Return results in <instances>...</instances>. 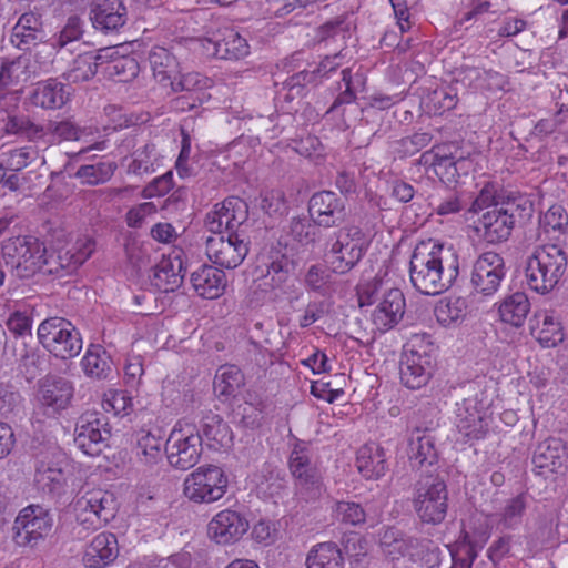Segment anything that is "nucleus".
I'll list each match as a JSON object with an SVG mask.
<instances>
[{
  "instance_id": "4c0bfd02",
  "label": "nucleus",
  "mask_w": 568,
  "mask_h": 568,
  "mask_svg": "<svg viewBox=\"0 0 568 568\" xmlns=\"http://www.w3.org/2000/svg\"><path fill=\"white\" fill-rule=\"evenodd\" d=\"M108 51L87 52L79 54L62 77L71 83H79L92 79L97 73H101V68L98 63L105 61Z\"/></svg>"
},
{
  "instance_id": "052dcab7",
  "label": "nucleus",
  "mask_w": 568,
  "mask_h": 568,
  "mask_svg": "<svg viewBox=\"0 0 568 568\" xmlns=\"http://www.w3.org/2000/svg\"><path fill=\"white\" fill-rule=\"evenodd\" d=\"M2 156L7 170L19 172L36 160L37 151L32 146H22L10 150Z\"/></svg>"
},
{
  "instance_id": "ea45409f",
  "label": "nucleus",
  "mask_w": 568,
  "mask_h": 568,
  "mask_svg": "<svg viewBox=\"0 0 568 568\" xmlns=\"http://www.w3.org/2000/svg\"><path fill=\"white\" fill-rule=\"evenodd\" d=\"M84 374L95 379H106L112 374V359L99 345H90L81 361Z\"/></svg>"
},
{
  "instance_id": "774afa93",
  "label": "nucleus",
  "mask_w": 568,
  "mask_h": 568,
  "mask_svg": "<svg viewBox=\"0 0 568 568\" xmlns=\"http://www.w3.org/2000/svg\"><path fill=\"white\" fill-rule=\"evenodd\" d=\"M156 206L153 202H143L131 207L125 216L126 224L130 227H141L146 219L155 214Z\"/></svg>"
},
{
  "instance_id": "6e6552de",
  "label": "nucleus",
  "mask_w": 568,
  "mask_h": 568,
  "mask_svg": "<svg viewBox=\"0 0 568 568\" xmlns=\"http://www.w3.org/2000/svg\"><path fill=\"white\" fill-rule=\"evenodd\" d=\"M165 454L169 464L180 470L195 466L202 454V436L195 426H182L179 422L165 442Z\"/></svg>"
},
{
  "instance_id": "4be33fe9",
  "label": "nucleus",
  "mask_w": 568,
  "mask_h": 568,
  "mask_svg": "<svg viewBox=\"0 0 568 568\" xmlns=\"http://www.w3.org/2000/svg\"><path fill=\"white\" fill-rule=\"evenodd\" d=\"M45 37L42 16L36 11L22 13L11 29L10 41L19 50L37 45Z\"/></svg>"
},
{
  "instance_id": "6e6d98bb",
  "label": "nucleus",
  "mask_w": 568,
  "mask_h": 568,
  "mask_svg": "<svg viewBox=\"0 0 568 568\" xmlns=\"http://www.w3.org/2000/svg\"><path fill=\"white\" fill-rule=\"evenodd\" d=\"M374 235L364 232L356 225H351L338 231L336 244L338 248H365L372 244Z\"/></svg>"
},
{
  "instance_id": "5701e85b",
  "label": "nucleus",
  "mask_w": 568,
  "mask_h": 568,
  "mask_svg": "<svg viewBox=\"0 0 568 568\" xmlns=\"http://www.w3.org/2000/svg\"><path fill=\"white\" fill-rule=\"evenodd\" d=\"M47 131L62 141H82L84 143H90L89 146L74 153V159L90 150L103 151L106 148L105 141H94L92 138L94 135L92 128L78 126L70 120L50 121L47 125Z\"/></svg>"
},
{
  "instance_id": "c03bdc74",
  "label": "nucleus",
  "mask_w": 568,
  "mask_h": 568,
  "mask_svg": "<svg viewBox=\"0 0 568 568\" xmlns=\"http://www.w3.org/2000/svg\"><path fill=\"white\" fill-rule=\"evenodd\" d=\"M513 202H516L514 196L499 193L495 184L486 183L473 201L468 213L479 214Z\"/></svg>"
},
{
  "instance_id": "7ed1b4c3",
  "label": "nucleus",
  "mask_w": 568,
  "mask_h": 568,
  "mask_svg": "<svg viewBox=\"0 0 568 568\" xmlns=\"http://www.w3.org/2000/svg\"><path fill=\"white\" fill-rule=\"evenodd\" d=\"M412 505L422 524H442L448 511L445 475L437 469L423 470L413 486Z\"/></svg>"
},
{
  "instance_id": "e2e57ef3",
  "label": "nucleus",
  "mask_w": 568,
  "mask_h": 568,
  "mask_svg": "<svg viewBox=\"0 0 568 568\" xmlns=\"http://www.w3.org/2000/svg\"><path fill=\"white\" fill-rule=\"evenodd\" d=\"M526 509V500L524 495H518L515 498L510 499L506 505L501 518L500 524L507 529H513L517 527L520 521L523 514Z\"/></svg>"
},
{
  "instance_id": "603ef678",
  "label": "nucleus",
  "mask_w": 568,
  "mask_h": 568,
  "mask_svg": "<svg viewBox=\"0 0 568 568\" xmlns=\"http://www.w3.org/2000/svg\"><path fill=\"white\" fill-rule=\"evenodd\" d=\"M6 131L11 134L24 136L29 141H38L45 135L47 129L34 123L29 116L13 115L9 116L6 123Z\"/></svg>"
},
{
  "instance_id": "864d4df0",
  "label": "nucleus",
  "mask_w": 568,
  "mask_h": 568,
  "mask_svg": "<svg viewBox=\"0 0 568 568\" xmlns=\"http://www.w3.org/2000/svg\"><path fill=\"white\" fill-rule=\"evenodd\" d=\"M13 356L21 372L32 378L36 377L41 358L34 348L28 346L23 341H16L13 343Z\"/></svg>"
},
{
  "instance_id": "72a5a7b5",
  "label": "nucleus",
  "mask_w": 568,
  "mask_h": 568,
  "mask_svg": "<svg viewBox=\"0 0 568 568\" xmlns=\"http://www.w3.org/2000/svg\"><path fill=\"white\" fill-rule=\"evenodd\" d=\"M40 67L29 64L27 58L19 57L16 60L3 62L0 69V88H7L21 82L28 81L31 77L40 75L48 72L49 60L40 62Z\"/></svg>"
},
{
  "instance_id": "a18cd8bd",
  "label": "nucleus",
  "mask_w": 568,
  "mask_h": 568,
  "mask_svg": "<svg viewBox=\"0 0 568 568\" xmlns=\"http://www.w3.org/2000/svg\"><path fill=\"white\" fill-rule=\"evenodd\" d=\"M379 546L393 558L404 556L412 547L414 539L395 527H385L379 534Z\"/></svg>"
},
{
  "instance_id": "9b49d317",
  "label": "nucleus",
  "mask_w": 568,
  "mask_h": 568,
  "mask_svg": "<svg viewBox=\"0 0 568 568\" xmlns=\"http://www.w3.org/2000/svg\"><path fill=\"white\" fill-rule=\"evenodd\" d=\"M52 526L53 517L49 509L40 505H30L23 508L14 520L13 539L18 546L33 547L49 535Z\"/></svg>"
},
{
  "instance_id": "8fccbe9b",
  "label": "nucleus",
  "mask_w": 568,
  "mask_h": 568,
  "mask_svg": "<svg viewBox=\"0 0 568 568\" xmlns=\"http://www.w3.org/2000/svg\"><path fill=\"white\" fill-rule=\"evenodd\" d=\"M506 275V271L489 273L487 271L475 270L471 271L470 284L475 294H480L485 297L494 295Z\"/></svg>"
},
{
  "instance_id": "09e8293b",
  "label": "nucleus",
  "mask_w": 568,
  "mask_h": 568,
  "mask_svg": "<svg viewBox=\"0 0 568 568\" xmlns=\"http://www.w3.org/2000/svg\"><path fill=\"white\" fill-rule=\"evenodd\" d=\"M243 374L235 365L221 366L214 378V390L220 396H229L234 394L243 384Z\"/></svg>"
},
{
  "instance_id": "393cba45",
  "label": "nucleus",
  "mask_w": 568,
  "mask_h": 568,
  "mask_svg": "<svg viewBox=\"0 0 568 568\" xmlns=\"http://www.w3.org/2000/svg\"><path fill=\"white\" fill-rule=\"evenodd\" d=\"M405 297L399 288H390L372 315L373 324L381 332L393 328L403 318Z\"/></svg>"
},
{
  "instance_id": "ddd939ff",
  "label": "nucleus",
  "mask_w": 568,
  "mask_h": 568,
  "mask_svg": "<svg viewBox=\"0 0 568 568\" xmlns=\"http://www.w3.org/2000/svg\"><path fill=\"white\" fill-rule=\"evenodd\" d=\"M195 42L207 58L237 61L250 53L247 40L233 29H225L213 38H199Z\"/></svg>"
},
{
  "instance_id": "f3484780",
  "label": "nucleus",
  "mask_w": 568,
  "mask_h": 568,
  "mask_svg": "<svg viewBox=\"0 0 568 568\" xmlns=\"http://www.w3.org/2000/svg\"><path fill=\"white\" fill-rule=\"evenodd\" d=\"M538 240L541 248L568 245V212L561 204L551 205L540 219Z\"/></svg>"
},
{
  "instance_id": "13d9d810",
  "label": "nucleus",
  "mask_w": 568,
  "mask_h": 568,
  "mask_svg": "<svg viewBox=\"0 0 568 568\" xmlns=\"http://www.w3.org/2000/svg\"><path fill=\"white\" fill-rule=\"evenodd\" d=\"M82 26L83 22L79 17H69L63 29L52 39L51 44L53 48L57 50H62L68 45L79 41L83 33Z\"/></svg>"
},
{
  "instance_id": "4468645a",
  "label": "nucleus",
  "mask_w": 568,
  "mask_h": 568,
  "mask_svg": "<svg viewBox=\"0 0 568 568\" xmlns=\"http://www.w3.org/2000/svg\"><path fill=\"white\" fill-rule=\"evenodd\" d=\"M408 458L413 469L419 471L437 469L438 452L436 437L429 428L414 427L408 439Z\"/></svg>"
},
{
  "instance_id": "423d86ee",
  "label": "nucleus",
  "mask_w": 568,
  "mask_h": 568,
  "mask_svg": "<svg viewBox=\"0 0 568 568\" xmlns=\"http://www.w3.org/2000/svg\"><path fill=\"white\" fill-rule=\"evenodd\" d=\"M567 263L565 251H535L526 267L529 287L540 294L550 292L565 274Z\"/></svg>"
},
{
  "instance_id": "a19ab883",
  "label": "nucleus",
  "mask_w": 568,
  "mask_h": 568,
  "mask_svg": "<svg viewBox=\"0 0 568 568\" xmlns=\"http://www.w3.org/2000/svg\"><path fill=\"white\" fill-rule=\"evenodd\" d=\"M317 233L316 224L307 219H293L285 237H281L278 245L283 248H295V246H307L315 241Z\"/></svg>"
},
{
  "instance_id": "79ce46f5",
  "label": "nucleus",
  "mask_w": 568,
  "mask_h": 568,
  "mask_svg": "<svg viewBox=\"0 0 568 568\" xmlns=\"http://www.w3.org/2000/svg\"><path fill=\"white\" fill-rule=\"evenodd\" d=\"M307 568H343L344 558L334 542H322L311 549L306 558Z\"/></svg>"
},
{
  "instance_id": "473e14b6",
  "label": "nucleus",
  "mask_w": 568,
  "mask_h": 568,
  "mask_svg": "<svg viewBox=\"0 0 568 568\" xmlns=\"http://www.w3.org/2000/svg\"><path fill=\"white\" fill-rule=\"evenodd\" d=\"M100 51H108L105 61L98 63L101 73L118 82H129L139 74L138 61L129 55H120L114 48H103Z\"/></svg>"
},
{
  "instance_id": "0eeeda50",
  "label": "nucleus",
  "mask_w": 568,
  "mask_h": 568,
  "mask_svg": "<svg viewBox=\"0 0 568 568\" xmlns=\"http://www.w3.org/2000/svg\"><path fill=\"white\" fill-rule=\"evenodd\" d=\"M227 485V476L221 467L206 465L186 476L183 493L191 501L210 504L225 495Z\"/></svg>"
},
{
  "instance_id": "bf43d9fd",
  "label": "nucleus",
  "mask_w": 568,
  "mask_h": 568,
  "mask_svg": "<svg viewBox=\"0 0 568 568\" xmlns=\"http://www.w3.org/2000/svg\"><path fill=\"white\" fill-rule=\"evenodd\" d=\"M138 454L143 456L145 464H156L162 459V439L151 433L142 435L138 440Z\"/></svg>"
},
{
  "instance_id": "2f4dec72",
  "label": "nucleus",
  "mask_w": 568,
  "mask_h": 568,
  "mask_svg": "<svg viewBox=\"0 0 568 568\" xmlns=\"http://www.w3.org/2000/svg\"><path fill=\"white\" fill-rule=\"evenodd\" d=\"M192 285L199 296L207 300L220 297L225 290V274L212 265H202L191 274Z\"/></svg>"
},
{
  "instance_id": "c9c22d12",
  "label": "nucleus",
  "mask_w": 568,
  "mask_h": 568,
  "mask_svg": "<svg viewBox=\"0 0 568 568\" xmlns=\"http://www.w3.org/2000/svg\"><path fill=\"white\" fill-rule=\"evenodd\" d=\"M341 82L345 89L335 98L326 114L338 113L341 116H344L345 105L355 102L357 93L364 91L366 78L361 72L352 73L351 68H344Z\"/></svg>"
},
{
  "instance_id": "3c124183",
  "label": "nucleus",
  "mask_w": 568,
  "mask_h": 568,
  "mask_svg": "<svg viewBox=\"0 0 568 568\" xmlns=\"http://www.w3.org/2000/svg\"><path fill=\"white\" fill-rule=\"evenodd\" d=\"M211 84L212 81L210 78L194 71L186 73H182L180 71V74L170 83L172 91L174 92L185 91L186 93H192L200 97H203L202 91L206 88H210Z\"/></svg>"
},
{
  "instance_id": "5fc2aeb1",
  "label": "nucleus",
  "mask_w": 568,
  "mask_h": 568,
  "mask_svg": "<svg viewBox=\"0 0 568 568\" xmlns=\"http://www.w3.org/2000/svg\"><path fill=\"white\" fill-rule=\"evenodd\" d=\"M362 258V251H326L324 262L334 272L345 274Z\"/></svg>"
},
{
  "instance_id": "680f3d73",
  "label": "nucleus",
  "mask_w": 568,
  "mask_h": 568,
  "mask_svg": "<svg viewBox=\"0 0 568 568\" xmlns=\"http://www.w3.org/2000/svg\"><path fill=\"white\" fill-rule=\"evenodd\" d=\"M335 511L337 519L347 525L357 526L366 520V513L358 503L338 501Z\"/></svg>"
},
{
  "instance_id": "cd10ccee",
  "label": "nucleus",
  "mask_w": 568,
  "mask_h": 568,
  "mask_svg": "<svg viewBox=\"0 0 568 568\" xmlns=\"http://www.w3.org/2000/svg\"><path fill=\"white\" fill-rule=\"evenodd\" d=\"M568 460V450L564 442L559 438H548L539 443L534 452L532 464L542 473L558 471Z\"/></svg>"
},
{
  "instance_id": "dca6fc26",
  "label": "nucleus",
  "mask_w": 568,
  "mask_h": 568,
  "mask_svg": "<svg viewBox=\"0 0 568 568\" xmlns=\"http://www.w3.org/2000/svg\"><path fill=\"white\" fill-rule=\"evenodd\" d=\"M433 358L427 352L414 347L402 355L399 375L402 383L410 389H418L427 384L432 376Z\"/></svg>"
},
{
  "instance_id": "4d7b16f0",
  "label": "nucleus",
  "mask_w": 568,
  "mask_h": 568,
  "mask_svg": "<svg viewBox=\"0 0 568 568\" xmlns=\"http://www.w3.org/2000/svg\"><path fill=\"white\" fill-rule=\"evenodd\" d=\"M132 156L133 160L129 164V173L142 175L154 172L156 149L153 143H146L142 148L136 149Z\"/></svg>"
},
{
  "instance_id": "f03ea898",
  "label": "nucleus",
  "mask_w": 568,
  "mask_h": 568,
  "mask_svg": "<svg viewBox=\"0 0 568 568\" xmlns=\"http://www.w3.org/2000/svg\"><path fill=\"white\" fill-rule=\"evenodd\" d=\"M442 251H413L409 274L413 286L424 295H437L447 291L459 274L458 255L453 252L448 258Z\"/></svg>"
},
{
  "instance_id": "1a4fd4ad",
  "label": "nucleus",
  "mask_w": 568,
  "mask_h": 568,
  "mask_svg": "<svg viewBox=\"0 0 568 568\" xmlns=\"http://www.w3.org/2000/svg\"><path fill=\"white\" fill-rule=\"evenodd\" d=\"M118 503L113 493L102 488L87 490L74 503L77 520L97 529L110 523L116 514Z\"/></svg>"
},
{
  "instance_id": "49530a36",
  "label": "nucleus",
  "mask_w": 568,
  "mask_h": 568,
  "mask_svg": "<svg viewBox=\"0 0 568 568\" xmlns=\"http://www.w3.org/2000/svg\"><path fill=\"white\" fill-rule=\"evenodd\" d=\"M255 274L258 277H265L273 274L287 273L290 270V260L282 251H260L255 260Z\"/></svg>"
},
{
  "instance_id": "f257e3e1",
  "label": "nucleus",
  "mask_w": 568,
  "mask_h": 568,
  "mask_svg": "<svg viewBox=\"0 0 568 568\" xmlns=\"http://www.w3.org/2000/svg\"><path fill=\"white\" fill-rule=\"evenodd\" d=\"M248 219L247 203L237 197H226L222 203L206 215V226L212 235L207 236L205 244L209 247L222 245L225 242L234 248L243 245L245 248L252 245L251 237L246 234L245 222Z\"/></svg>"
},
{
  "instance_id": "6ab92c4d",
  "label": "nucleus",
  "mask_w": 568,
  "mask_h": 568,
  "mask_svg": "<svg viewBox=\"0 0 568 568\" xmlns=\"http://www.w3.org/2000/svg\"><path fill=\"white\" fill-rule=\"evenodd\" d=\"M308 213L318 226L331 227L344 220L345 203L332 191H322L312 195Z\"/></svg>"
},
{
  "instance_id": "a878e982",
  "label": "nucleus",
  "mask_w": 568,
  "mask_h": 568,
  "mask_svg": "<svg viewBox=\"0 0 568 568\" xmlns=\"http://www.w3.org/2000/svg\"><path fill=\"white\" fill-rule=\"evenodd\" d=\"M69 99L67 85L54 78L38 82L30 94L32 105L43 110L61 109Z\"/></svg>"
},
{
  "instance_id": "f8f14e48",
  "label": "nucleus",
  "mask_w": 568,
  "mask_h": 568,
  "mask_svg": "<svg viewBox=\"0 0 568 568\" xmlns=\"http://www.w3.org/2000/svg\"><path fill=\"white\" fill-rule=\"evenodd\" d=\"M519 207L516 202L484 212L475 222L473 231L486 244L496 245L506 241L515 225L514 211Z\"/></svg>"
},
{
  "instance_id": "7c9ffc66",
  "label": "nucleus",
  "mask_w": 568,
  "mask_h": 568,
  "mask_svg": "<svg viewBox=\"0 0 568 568\" xmlns=\"http://www.w3.org/2000/svg\"><path fill=\"white\" fill-rule=\"evenodd\" d=\"M68 477L69 470L65 463L40 462L34 479L44 493L55 497L64 493Z\"/></svg>"
},
{
  "instance_id": "b1692460",
  "label": "nucleus",
  "mask_w": 568,
  "mask_h": 568,
  "mask_svg": "<svg viewBox=\"0 0 568 568\" xmlns=\"http://www.w3.org/2000/svg\"><path fill=\"white\" fill-rule=\"evenodd\" d=\"M73 397L72 383L60 376H47L40 383L39 399L53 412L65 409Z\"/></svg>"
},
{
  "instance_id": "de8ad7c7",
  "label": "nucleus",
  "mask_w": 568,
  "mask_h": 568,
  "mask_svg": "<svg viewBox=\"0 0 568 568\" xmlns=\"http://www.w3.org/2000/svg\"><path fill=\"white\" fill-rule=\"evenodd\" d=\"M531 335L536 337L542 347L551 348L556 347L565 339L564 329L561 323L554 313H545L542 315L541 328L536 333L535 328H531Z\"/></svg>"
},
{
  "instance_id": "bb28decb",
  "label": "nucleus",
  "mask_w": 568,
  "mask_h": 568,
  "mask_svg": "<svg viewBox=\"0 0 568 568\" xmlns=\"http://www.w3.org/2000/svg\"><path fill=\"white\" fill-rule=\"evenodd\" d=\"M119 556L118 538L112 532L97 535L83 556V562L88 568H103L113 562Z\"/></svg>"
},
{
  "instance_id": "20e7f679",
  "label": "nucleus",
  "mask_w": 568,
  "mask_h": 568,
  "mask_svg": "<svg viewBox=\"0 0 568 568\" xmlns=\"http://www.w3.org/2000/svg\"><path fill=\"white\" fill-rule=\"evenodd\" d=\"M490 405V398L479 383L465 386V396L457 403L456 426L467 439H480L488 429L484 410Z\"/></svg>"
},
{
  "instance_id": "c85d7f7f",
  "label": "nucleus",
  "mask_w": 568,
  "mask_h": 568,
  "mask_svg": "<svg viewBox=\"0 0 568 568\" xmlns=\"http://www.w3.org/2000/svg\"><path fill=\"white\" fill-rule=\"evenodd\" d=\"M356 467L358 473L366 479L383 477L388 469L385 449L374 442L363 445L357 450Z\"/></svg>"
},
{
  "instance_id": "69168bd1",
  "label": "nucleus",
  "mask_w": 568,
  "mask_h": 568,
  "mask_svg": "<svg viewBox=\"0 0 568 568\" xmlns=\"http://www.w3.org/2000/svg\"><path fill=\"white\" fill-rule=\"evenodd\" d=\"M207 256L214 267L222 271L237 267L245 258V254H241L240 251H207Z\"/></svg>"
},
{
  "instance_id": "0e129e2a",
  "label": "nucleus",
  "mask_w": 568,
  "mask_h": 568,
  "mask_svg": "<svg viewBox=\"0 0 568 568\" xmlns=\"http://www.w3.org/2000/svg\"><path fill=\"white\" fill-rule=\"evenodd\" d=\"M428 99L434 112L438 113L452 110L457 104V93L453 88L436 89L429 94Z\"/></svg>"
},
{
  "instance_id": "c756f323",
  "label": "nucleus",
  "mask_w": 568,
  "mask_h": 568,
  "mask_svg": "<svg viewBox=\"0 0 568 568\" xmlns=\"http://www.w3.org/2000/svg\"><path fill=\"white\" fill-rule=\"evenodd\" d=\"M90 19L95 29L115 31L126 22V8L121 0H104L91 10Z\"/></svg>"
},
{
  "instance_id": "338daca9",
  "label": "nucleus",
  "mask_w": 568,
  "mask_h": 568,
  "mask_svg": "<svg viewBox=\"0 0 568 568\" xmlns=\"http://www.w3.org/2000/svg\"><path fill=\"white\" fill-rule=\"evenodd\" d=\"M329 278V273L324 268L312 265L306 273L305 283L310 290L325 296L328 293Z\"/></svg>"
},
{
  "instance_id": "412c9836",
  "label": "nucleus",
  "mask_w": 568,
  "mask_h": 568,
  "mask_svg": "<svg viewBox=\"0 0 568 568\" xmlns=\"http://www.w3.org/2000/svg\"><path fill=\"white\" fill-rule=\"evenodd\" d=\"M196 432L205 440L209 448L219 450L229 448L233 444V432L223 417L212 410L202 413L199 429Z\"/></svg>"
},
{
  "instance_id": "9d476101",
  "label": "nucleus",
  "mask_w": 568,
  "mask_h": 568,
  "mask_svg": "<svg viewBox=\"0 0 568 568\" xmlns=\"http://www.w3.org/2000/svg\"><path fill=\"white\" fill-rule=\"evenodd\" d=\"M111 427L105 414L87 410L77 420L74 443L85 455L99 456L109 446Z\"/></svg>"
},
{
  "instance_id": "f704fd0d",
  "label": "nucleus",
  "mask_w": 568,
  "mask_h": 568,
  "mask_svg": "<svg viewBox=\"0 0 568 568\" xmlns=\"http://www.w3.org/2000/svg\"><path fill=\"white\" fill-rule=\"evenodd\" d=\"M530 312V302L526 293L515 292L498 303L499 320L515 328L524 325Z\"/></svg>"
},
{
  "instance_id": "a211bd4d",
  "label": "nucleus",
  "mask_w": 568,
  "mask_h": 568,
  "mask_svg": "<svg viewBox=\"0 0 568 568\" xmlns=\"http://www.w3.org/2000/svg\"><path fill=\"white\" fill-rule=\"evenodd\" d=\"M183 253L184 251H171L163 254L161 261L154 265L151 284L159 291L174 292L182 285L186 272Z\"/></svg>"
},
{
  "instance_id": "39448f33",
  "label": "nucleus",
  "mask_w": 568,
  "mask_h": 568,
  "mask_svg": "<svg viewBox=\"0 0 568 568\" xmlns=\"http://www.w3.org/2000/svg\"><path fill=\"white\" fill-rule=\"evenodd\" d=\"M40 344L55 357H75L82 349V338L75 326L65 318L50 317L38 327Z\"/></svg>"
},
{
  "instance_id": "37998d69",
  "label": "nucleus",
  "mask_w": 568,
  "mask_h": 568,
  "mask_svg": "<svg viewBox=\"0 0 568 568\" xmlns=\"http://www.w3.org/2000/svg\"><path fill=\"white\" fill-rule=\"evenodd\" d=\"M118 165L113 161H99L93 164H83L74 173V178L83 185L104 184L114 175Z\"/></svg>"
},
{
  "instance_id": "58836bf2",
  "label": "nucleus",
  "mask_w": 568,
  "mask_h": 568,
  "mask_svg": "<svg viewBox=\"0 0 568 568\" xmlns=\"http://www.w3.org/2000/svg\"><path fill=\"white\" fill-rule=\"evenodd\" d=\"M150 65L154 78L159 82H169L180 74V64L176 58L165 48L155 47L149 54Z\"/></svg>"
},
{
  "instance_id": "e433bc0d",
  "label": "nucleus",
  "mask_w": 568,
  "mask_h": 568,
  "mask_svg": "<svg viewBox=\"0 0 568 568\" xmlns=\"http://www.w3.org/2000/svg\"><path fill=\"white\" fill-rule=\"evenodd\" d=\"M468 313V304L465 297L448 295L440 298L434 308L437 322L443 327H453L462 324Z\"/></svg>"
},
{
  "instance_id": "aec40b11",
  "label": "nucleus",
  "mask_w": 568,
  "mask_h": 568,
  "mask_svg": "<svg viewBox=\"0 0 568 568\" xmlns=\"http://www.w3.org/2000/svg\"><path fill=\"white\" fill-rule=\"evenodd\" d=\"M288 464L298 486L310 491L311 498L317 497L322 489V478L316 466L312 464L307 449L296 446L291 453Z\"/></svg>"
},
{
  "instance_id": "2eb2a0df",
  "label": "nucleus",
  "mask_w": 568,
  "mask_h": 568,
  "mask_svg": "<svg viewBox=\"0 0 568 568\" xmlns=\"http://www.w3.org/2000/svg\"><path fill=\"white\" fill-rule=\"evenodd\" d=\"M248 529L250 523L243 514L224 509L211 519L207 532L216 544L230 545L239 541Z\"/></svg>"
}]
</instances>
